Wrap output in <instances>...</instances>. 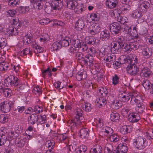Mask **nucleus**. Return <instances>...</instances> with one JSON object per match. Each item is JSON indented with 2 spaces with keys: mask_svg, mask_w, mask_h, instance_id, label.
Returning a JSON list of instances; mask_svg holds the SVG:
<instances>
[{
  "mask_svg": "<svg viewBox=\"0 0 153 153\" xmlns=\"http://www.w3.org/2000/svg\"><path fill=\"white\" fill-rule=\"evenodd\" d=\"M106 5L109 8H113L116 7L118 2L117 0H107Z\"/></svg>",
  "mask_w": 153,
  "mask_h": 153,
  "instance_id": "obj_29",
  "label": "nucleus"
},
{
  "mask_svg": "<svg viewBox=\"0 0 153 153\" xmlns=\"http://www.w3.org/2000/svg\"><path fill=\"white\" fill-rule=\"evenodd\" d=\"M101 27L99 24L94 23L91 25L89 27L88 32L91 35H94L100 31Z\"/></svg>",
  "mask_w": 153,
  "mask_h": 153,
  "instance_id": "obj_5",
  "label": "nucleus"
},
{
  "mask_svg": "<svg viewBox=\"0 0 153 153\" xmlns=\"http://www.w3.org/2000/svg\"><path fill=\"white\" fill-rule=\"evenodd\" d=\"M87 149V147L85 145H80L77 148H76V146L75 145V150L76 153H85Z\"/></svg>",
  "mask_w": 153,
  "mask_h": 153,
  "instance_id": "obj_36",
  "label": "nucleus"
},
{
  "mask_svg": "<svg viewBox=\"0 0 153 153\" xmlns=\"http://www.w3.org/2000/svg\"><path fill=\"white\" fill-rule=\"evenodd\" d=\"M11 90L9 88H0V92L3 93L6 97H7L11 95Z\"/></svg>",
  "mask_w": 153,
  "mask_h": 153,
  "instance_id": "obj_46",
  "label": "nucleus"
},
{
  "mask_svg": "<svg viewBox=\"0 0 153 153\" xmlns=\"http://www.w3.org/2000/svg\"><path fill=\"white\" fill-rule=\"evenodd\" d=\"M59 137L61 141H65V143H66V141H68V142L69 141H70L69 140L68 138L67 137V136L66 134H63L60 135L59 136Z\"/></svg>",
  "mask_w": 153,
  "mask_h": 153,
  "instance_id": "obj_61",
  "label": "nucleus"
},
{
  "mask_svg": "<svg viewBox=\"0 0 153 153\" xmlns=\"http://www.w3.org/2000/svg\"><path fill=\"white\" fill-rule=\"evenodd\" d=\"M128 120L132 123L137 122L140 119L139 114L136 113H131L128 116Z\"/></svg>",
  "mask_w": 153,
  "mask_h": 153,
  "instance_id": "obj_17",
  "label": "nucleus"
},
{
  "mask_svg": "<svg viewBox=\"0 0 153 153\" xmlns=\"http://www.w3.org/2000/svg\"><path fill=\"white\" fill-rule=\"evenodd\" d=\"M5 81H7L8 84H10L11 86H16L20 81L17 77L13 76H8L5 79Z\"/></svg>",
  "mask_w": 153,
  "mask_h": 153,
  "instance_id": "obj_7",
  "label": "nucleus"
},
{
  "mask_svg": "<svg viewBox=\"0 0 153 153\" xmlns=\"http://www.w3.org/2000/svg\"><path fill=\"white\" fill-rule=\"evenodd\" d=\"M85 43L89 45H97L99 44V41L92 36H86L85 38Z\"/></svg>",
  "mask_w": 153,
  "mask_h": 153,
  "instance_id": "obj_12",
  "label": "nucleus"
},
{
  "mask_svg": "<svg viewBox=\"0 0 153 153\" xmlns=\"http://www.w3.org/2000/svg\"><path fill=\"white\" fill-rule=\"evenodd\" d=\"M120 115L119 114L114 111L112 112L110 115L111 120L113 122L116 121L120 118Z\"/></svg>",
  "mask_w": 153,
  "mask_h": 153,
  "instance_id": "obj_43",
  "label": "nucleus"
},
{
  "mask_svg": "<svg viewBox=\"0 0 153 153\" xmlns=\"http://www.w3.org/2000/svg\"><path fill=\"white\" fill-rule=\"evenodd\" d=\"M120 132L123 134H126L131 131V127L129 126L124 125L120 129Z\"/></svg>",
  "mask_w": 153,
  "mask_h": 153,
  "instance_id": "obj_39",
  "label": "nucleus"
},
{
  "mask_svg": "<svg viewBox=\"0 0 153 153\" xmlns=\"http://www.w3.org/2000/svg\"><path fill=\"white\" fill-rule=\"evenodd\" d=\"M142 53L145 58H149L152 55L151 50L148 47H146L142 50Z\"/></svg>",
  "mask_w": 153,
  "mask_h": 153,
  "instance_id": "obj_28",
  "label": "nucleus"
},
{
  "mask_svg": "<svg viewBox=\"0 0 153 153\" xmlns=\"http://www.w3.org/2000/svg\"><path fill=\"white\" fill-rule=\"evenodd\" d=\"M26 142V137H21L18 138L16 143L17 146L19 148H22L23 147Z\"/></svg>",
  "mask_w": 153,
  "mask_h": 153,
  "instance_id": "obj_21",
  "label": "nucleus"
},
{
  "mask_svg": "<svg viewBox=\"0 0 153 153\" xmlns=\"http://www.w3.org/2000/svg\"><path fill=\"white\" fill-rule=\"evenodd\" d=\"M93 56L91 55L88 54L85 56L83 62L85 65L91 66L93 64Z\"/></svg>",
  "mask_w": 153,
  "mask_h": 153,
  "instance_id": "obj_16",
  "label": "nucleus"
},
{
  "mask_svg": "<svg viewBox=\"0 0 153 153\" xmlns=\"http://www.w3.org/2000/svg\"><path fill=\"white\" fill-rule=\"evenodd\" d=\"M23 41L24 42H26L28 44L31 43L33 39V37L32 34L27 35L24 36Z\"/></svg>",
  "mask_w": 153,
  "mask_h": 153,
  "instance_id": "obj_50",
  "label": "nucleus"
},
{
  "mask_svg": "<svg viewBox=\"0 0 153 153\" xmlns=\"http://www.w3.org/2000/svg\"><path fill=\"white\" fill-rule=\"evenodd\" d=\"M34 52L36 53H42L44 50L43 48L37 45L34 47Z\"/></svg>",
  "mask_w": 153,
  "mask_h": 153,
  "instance_id": "obj_64",
  "label": "nucleus"
},
{
  "mask_svg": "<svg viewBox=\"0 0 153 153\" xmlns=\"http://www.w3.org/2000/svg\"><path fill=\"white\" fill-rule=\"evenodd\" d=\"M77 120L75 119L74 120H69L68 123V124L69 126H70L71 131H74V129H76V125H79L81 127H82L84 126V125H80L79 124L78 122L77 123Z\"/></svg>",
  "mask_w": 153,
  "mask_h": 153,
  "instance_id": "obj_23",
  "label": "nucleus"
},
{
  "mask_svg": "<svg viewBox=\"0 0 153 153\" xmlns=\"http://www.w3.org/2000/svg\"><path fill=\"white\" fill-rule=\"evenodd\" d=\"M90 18L92 20L94 21H97L100 19V16L98 13H92L90 15Z\"/></svg>",
  "mask_w": 153,
  "mask_h": 153,
  "instance_id": "obj_56",
  "label": "nucleus"
},
{
  "mask_svg": "<svg viewBox=\"0 0 153 153\" xmlns=\"http://www.w3.org/2000/svg\"><path fill=\"white\" fill-rule=\"evenodd\" d=\"M8 120V117L6 114H1L0 115V122L1 123H4Z\"/></svg>",
  "mask_w": 153,
  "mask_h": 153,
  "instance_id": "obj_58",
  "label": "nucleus"
},
{
  "mask_svg": "<svg viewBox=\"0 0 153 153\" xmlns=\"http://www.w3.org/2000/svg\"><path fill=\"white\" fill-rule=\"evenodd\" d=\"M104 150L105 152L108 153L113 150V146L110 144H107L105 147Z\"/></svg>",
  "mask_w": 153,
  "mask_h": 153,
  "instance_id": "obj_62",
  "label": "nucleus"
},
{
  "mask_svg": "<svg viewBox=\"0 0 153 153\" xmlns=\"http://www.w3.org/2000/svg\"><path fill=\"white\" fill-rule=\"evenodd\" d=\"M49 39V36L47 33H44L42 37L39 38V40L41 42H48Z\"/></svg>",
  "mask_w": 153,
  "mask_h": 153,
  "instance_id": "obj_52",
  "label": "nucleus"
},
{
  "mask_svg": "<svg viewBox=\"0 0 153 153\" xmlns=\"http://www.w3.org/2000/svg\"><path fill=\"white\" fill-rule=\"evenodd\" d=\"M102 148L98 145L94 146L90 150L91 153H102Z\"/></svg>",
  "mask_w": 153,
  "mask_h": 153,
  "instance_id": "obj_32",
  "label": "nucleus"
},
{
  "mask_svg": "<svg viewBox=\"0 0 153 153\" xmlns=\"http://www.w3.org/2000/svg\"><path fill=\"white\" fill-rule=\"evenodd\" d=\"M122 105V103L118 100L114 99L111 102V106L114 109H118Z\"/></svg>",
  "mask_w": 153,
  "mask_h": 153,
  "instance_id": "obj_38",
  "label": "nucleus"
},
{
  "mask_svg": "<svg viewBox=\"0 0 153 153\" xmlns=\"http://www.w3.org/2000/svg\"><path fill=\"white\" fill-rule=\"evenodd\" d=\"M62 3L60 0H53L51 4V7L54 10L60 9L62 7Z\"/></svg>",
  "mask_w": 153,
  "mask_h": 153,
  "instance_id": "obj_14",
  "label": "nucleus"
},
{
  "mask_svg": "<svg viewBox=\"0 0 153 153\" xmlns=\"http://www.w3.org/2000/svg\"><path fill=\"white\" fill-rule=\"evenodd\" d=\"M88 129L87 128H83L80 131V136L82 138H86L88 137L89 135Z\"/></svg>",
  "mask_w": 153,
  "mask_h": 153,
  "instance_id": "obj_40",
  "label": "nucleus"
},
{
  "mask_svg": "<svg viewBox=\"0 0 153 153\" xmlns=\"http://www.w3.org/2000/svg\"><path fill=\"white\" fill-rule=\"evenodd\" d=\"M118 9H115L112 10L110 13V15L113 17L117 18V19L118 17L120 16V12H119Z\"/></svg>",
  "mask_w": 153,
  "mask_h": 153,
  "instance_id": "obj_49",
  "label": "nucleus"
},
{
  "mask_svg": "<svg viewBox=\"0 0 153 153\" xmlns=\"http://www.w3.org/2000/svg\"><path fill=\"white\" fill-rule=\"evenodd\" d=\"M68 7L73 10L76 13L80 14L86 9V7L83 4H79L76 0H70L67 2Z\"/></svg>",
  "mask_w": 153,
  "mask_h": 153,
  "instance_id": "obj_2",
  "label": "nucleus"
},
{
  "mask_svg": "<svg viewBox=\"0 0 153 153\" xmlns=\"http://www.w3.org/2000/svg\"><path fill=\"white\" fill-rule=\"evenodd\" d=\"M133 144L136 148L140 150L146 147L147 145V142L144 137L139 136L134 139Z\"/></svg>",
  "mask_w": 153,
  "mask_h": 153,
  "instance_id": "obj_3",
  "label": "nucleus"
},
{
  "mask_svg": "<svg viewBox=\"0 0 153 153\" xmlns=\"http://www.w3.org/2000/svg\"><path fill=\"white\" fill-rule=\"evenodd\" d=\"M82 108L86 111L89 112L91 109V105L89 103L85 102L83 105Z\"/></svg>",
  "mask_w": 153,
  "mask_h": 153,
  "instance_id": "obj_55",
  "label": "nucleus"
},
{
  "mask_svg": "<svg viewBox=\"0 0 153 153\" xmlns=\"http://www.w3.org/2000/svg\"><path fill=\"white\" fill-rule=\"evenodd\" d=\"M34 7L37 10H40L43 8V3L38 0H33Z\"/></svg>",
  "mask_w": 153,
  "mask_h": 153,
  "instance_id": "obj_26",
  "label": "nucleus"
},
{
  "mask_svg": "<svg viewBox=\"0 0 153 153\" xmlns=\"http://www.w3.org/2000/svg\"><path fill=\"white\" fill-rule=\"evenodd\" d=\"M19 32V31L16 29L14 28L13 25H12L9 26V28L7 29V32L9 35L11 36L17 35Z\"/></svg>",
  "mask_w": 153,
  "mask_h": 153,
  "instance_id": "obj_35",
  "label": "nucleus"
},
{
  "mask_svg": "<svg viewBox=\"0 0 153 153\" xmlns=\"http://www.w3.org/2000/svg\"><path fill=\"white\" fill-rule=\"evenodd\" d=\"M71 40L68 37H66L65 39L62 40L59 42L61 44V47H67L69 46Z\"/></svg>",
  "mask_w": 153,
  "mask_h": 153,
  "instance_id": "obj_47",
  "label": "nucleus"
},
{
  "mask_svg": "<svg viewBox=\"0 0 153 153\" xmlns=\"http://www.w3.org/2000/svg\"><path fill=\"white\" fill-rule=\"evenodd\" d=\"M64 81L60 82L59 81H58L55 82L54 84V85L55 88L60 90L66 86V85H63V83H64Z\"/></svg>",
  "mask_w": 153,
  "mask_h": 153,
  "instance_id": "obj_53",
  "label": "nucleus"
},
{
  "mask_svg": "<svg viewBox=\"0 0 153 153\" xmlns=\"http://www.w3.org/2000/svg\"><path fill=\"white\" fill-rule=\"evenodd\" d=\"M96 105L99 107H101L104 106L106 103V99L103 97H100L98 98L96 101Z\"/></svg>",
  "mask_w": 153,
  "mask_h": 153,
  "instance_id": "obj_24",
  "label": "nucleus"
},
{
  "mask_svg": "<svg viewBox=\"0 0 153 153\" xmlns=\"http://www.w3.org/2000/svg\"><path fill=\"white\" fill-rule=\"evenodd\" d=\"M146 22L149 25H153V17L151 15H149L146 19Z\"/></svg>",
  "mask_w": 153,
  "mask_h": 153,
  "instance_id": "obj_63",
  "label": "nucleus"
},
{
  "mask_svg": "<svg viewBox=\"0 0 153 153\" xmlns=\"http://www.w3.org/2000/svg\"><path fill=\"white\" fill-rule=\"evenodd\" d=\"M139 70L138 68L134 64L130 65L126 67L127 73L131 75H135Z\"/></svg>",
  "mask_w": 153,
  "mask_h": 153,
  "instance_id": "obj_9",
  "label": "nucleus"
},
{
  "mask_svg": "<svg viewBox=\"0 0 153 153\" xmlns=\"http://www.w3.org/2000/svg\"><path fill=\"white\" fill-rule=\"evenodd\" d=\"M149 6V4L148 2L142 1L140 3L138 8L140 11L146 13L148 10Z\"/></svg>",
  "mask_w": 153,
  "mask_h": 153,
  "instance_id": "obj_11",
  "label": "nucleus"
},
{
  "mask_svg": "<svg viewBox=\"0 0 153 153\" xmlns=\"http://www.w3.org/2000/svg\"><path fill=\"white\" fill-rule=\"evenodd\" d=\"M5 81H7L8 84H10L11 86H16L20 81L17 77L13 76H8L5 79Z\"/></svg>",
  "mask_w": 153,
  "mask_h": 153,
  "instance_id": "obj_6",
  "label": "nucleus"
},
{
  "mask_svg": "<svg viewBox=\"0 0 153 153\" xmlns=\"http://www.w3.org/2000/svg\"><path fill=\"white\" fill-rule=\"evenodd\" d=\"M85 26L84 21L82 19H79L75 23V28L78 31H81Z\"/></svg>",
  "mask_w": 153,
  "mask_h": 153,
  "instance_id": "obj_20",
  "label": "nucleus"
},
{
  "mask_svg": "<svg viewBox=\"0 0 153 153\" xmlns=\"http://www.w3.org/2000/svg\"><path fill=\"white\" fill-rule=\"evenodd\" d=\"M98 93L100 96L101 95L102 97H105L107 96L108 91L105 88H102L98 90Z\"/></svg>",
  "mask_w": 153,
  "mask_h": 153,
  "instance_id": "obj_54",
  "label": "nucleus"
},
{
  "mask_svg": "<svg viewBox=\"0 0 153 153\" xmlns=\"http://www.w3.org/2000/svg\"><path fill=\"white\" fill-rule=\"evenodd\" d=\"M82 111L80 109H77L75 113V119L77 120V123H78V122L79 124V125H80L81 124V125H85L84 123L81 121L80 120V118L82 117Z\"/></svg>",
  "mask_w": 153,
  "mask_h": 153,
  "instance_id": "obj_19",
  "label": "nucleus"
},
{
  "mask_svg": "<svg viewBox=\"0 0 153 153\" xmlns=\"http://www.w3.org/2000/svg\"><path fill=\"white\" fill-rule=\"evenodd\" d=\"M152 72L150 69L147 67H144L142 68L140 73L141 76L149 77L151 75Z\"/></svg>",
  "mask_w": 153,
  "mask_h": 153,
  "instance_id": "obj_18",
  "label": "nucleus"
},
{
  "mask_svg": "<svg viewBox=\"0 0 153 153\" xmlns=\"http://www.w3.org/2000/svg\"><path fill=\"white\" fill-rule=\"evenodd\" d=\"M110 33L108 30H105L100 33V38L102 40L108 39L110 37Z\"/></svg>",
  "mask_w": 153,
  "mask_h": 153,
  "instance_id": "obj_33",
  "label": "nucleus"
},
{
  "mask_svg": "<svg viewBox=\"0 0 153 153\" xmlns=\"http://www.w3.org/2000/svg\"><path fill=\"white\" fill-rule=\"evenodd\" d=\"M117 21L121 24L124 25L126 23H127L128 21L127 18L125 16H120L118 17Z\"/></svg>",
  "mask_w": 153,
  "mask_h": 153,
  "instance_id": "obj_57",
  "label": "nucleus"
},
{
  "mask_svg": "<svg viewBox=\"0 0 153 153\" xmlns=\"http://www.w3.org/2000/svg\"><path fill=\"white\" fill-rule=\"evenodd\" d=\"M13 105V103L11 101H3L0 103V110L3 113L9 112Z\"/></svg>",
  "mask_w": 153,
  "mask_h": 153,
  "instance_id": "obj_4",
  "label": "nucleus"
},
{
  "mask_svg": "<svg viewBox=\"0 0 153 153\" xmlns=\"http://www.w3.org/2000/svg\"><path fill=\"white\" fill-rule=\"evenodd\" d=\"M86 77V72L84 71L78 72L76 75V78L78 81L85 79Z\"/></svg>",
  "mask_w": 153,
  "mask_h": 153,
  "instance_id": "obj_37",
  "label": "nucleus"
},
{
  "mask_svg": "<svg viewBox=\"0 0 153 153\" xmlns=\"http://www.w3.org/2000/svg\"><path fill=\"white\" fill-rule=\"evenodd\" d=\"M65 148V152L69 153L70 151L75 150V144L72 143L71 141H69Z\"/></svg>",
  "mask_w": 153,
  "mask_h": 153,
  "instance_id": "obj_25",
  "label": "nucleus"
},
{
  "mask_svg": "<svg viewBox=\"0 0 153 153\" xmlns=\"http://www.w3.org/2000/svg\"><path fill=\"white\" fill-rule=\"evenodd\" d=\"M68 7L73 10L76 13L80 14L86 9V7L83 4H79L76 0H70L67 2Z\"/></svg>",
  "mask_w": 153,
  "mask_h": 153,
  "instance_id": "obj_1",
  "label": "nucleus"
},
{
  "mask_svg": "<svg viewBox=\"0 0 153 153\" xmlns=\"http://www.w3.org/2000/svg\"><path fill=\"white\" fill-rule=\"evenodd\" d=\"M131 99L130 103L131 105L135 104L137 105L141 102L140 97L135 93L132 94H131Z\"/></svg>",
  "mask_w": 153,
  "mask_h": 153,
  "instance_id": "obj_15",
  "label": "nucleus"
},
{
  "mask_svg": "<svg viewBox=\"0 0 153 153\" xmlns=\"http://www.w3.org/2000/svg\"><path fill=\"white\" fill-rule=\"evenodd\" d=\"M113 55L108 54L104 58V59L105 60L106 65L108 67H110L111 66L112 63L113 61Z\"/></svg>",
  "mask_w": 153,
  "mask_h": 153,
  "instance_id": "obj_31",
  "label": "nucleus"
},
{
  "mask_svg": "<svg viewBox=\"0 0 153 153\" xmlns=\"http://www.w3.org/2000/svg\"><path fill=\"white\" fill-rule=\"evenodd\" d=\"M121 47L117 42H113L111 44V51L114 53H117Z\"/></svg>",
  "mask_w": 153,
  "mask_h": 153,
  "instance_id": "obj_27",
  "label": "nucleus"
},
{
  "mask_svg": "<svg viewBox=\"0 0 153 153\" xmlns=\"http://www.w3.org/2000/svg\"><path fill=\"white\" fill-rule=\"evenodd\" d=\"M5 1L8 2V5L12 6H15L19 5L20 1L18 0H3Z\"/></svg>",
  "mask_w": 153,
  "mask_h": 153,
  "instance_id": "obj_48",
  "label": "nucleus"
},
{
  "mask_svg": "<svg viewBox=\"0 0 153 153\" xmlns=\"http://www.w3.org/2000/svg\"><path fill=\"white\" fill-rule=\"evenodd\" d=\"M7 140V137L5 131L1 130L0 131V146L3 145L6 143Z\"/></svg>",
  "mask_w": 153,
  "mask_h": 153,
  "instance_id": "obj_22",
  "label": "nucleus"
},
{
  "mask_svg": "<svg viewBox=\"0 0 153 153\" xmlns=\"http://www.w3.org/2000/svg\"><path fill=\"white\" fill-rule=\"evenodd\" d=\"M61 48V44L60 42L56 41L52 44L51 49L53 51H57Z\"/></svg>",
  "mask_w": 153,
  "mask_h": 153,
  "instance_id": "obj_44",
  "label": "nucleus"
},
{
  "mask_svg": "<svg viewBox=\"0 0 153 153\" xmlns=\"http://www.w3.org/2000/svg\"><path fill=\"white\" fill-rule=\"evenodd\" d=\"M42 73V76L44 78H45L47 75L49 76H51L52 75L51 69L49 67L47 68L46 69L43 70Z\"/></svg>",
  "mask_w": 153,
  "mask_h": 153,
  "instance_id": "obj_41",
  "label": "nucleus"
},
{
  "mask_svg": "<svg viewBox=\"0 0 153 153\" xmlns=\"http://www.w3.org/2000/svg\"><path fill=\"white\" fill-rule=\"evenodd\" d=\"M5 81H7L8 84H10L11 86H16L20 81L17 77L13 76H8L5 79Z\"/></svg>",
  "mask_w": 153,
  "mask_h": 153,
  "instance_id": "obj_8",
  "label": "nucleus"
},
{
  "mask_svg": "<svg viewBox=\"0 0 153 153\" xmlns=\"http://www.w3.org/2000/svg\"><path fill=\"white\" fill-rule=\"evenodd\" d=\"M141 12L137 10H134L131 14V16L134 18L137 19L141 18L142 16Z\"/></svg>",
  "mask_w": 153,
  "mask_h": 153,
  "instance_id": "obj_45",
  "label": "nucleus"
},
{
  "mask_svg": "<svg viewBox=\"0 0 153 153\" xmlns=\"http://www.w3.org/2000/svg\"><path fill=\"white\" fill-rule=\"evenodd\" d=\"M117 149L118 153H126L128 150L127 145L124 143L119 145Z\"/></svg>",
  "mask_w": 153,
  "mask_h": 153,
  "instance_id": "obj_34",
  "label": "nucleus"
},
{
  "mask_svg": "<svg viewBox=\"0 0 153 153\" xmlns=\"http://www.w3.org/2000/svg\"><path fill=\"white\" fill-rule=\"evenodd\" d=\"M38 120V116L36 114H32L28 119V122L33 125Z\"/></svg>",
  "mask_w": 153,
  "mask_h": 153,
  "instance_id": "obj_30",
  "label": "nucleus"
},
{
  "mask_svg": "<svg viewBox=\"0 0 153 153\" xmlns=\"http://www.w3.org/2000/svg\"><path fill=\"white\" fill-rule=\"evenodd\" d=\"M46 117L45 115H40L39 118L38 117V122L40 124H44L46 122Z\"/></svg>",
  "mask_w": 153,
  "mask_h": 153,
  "instance_id": "obj_60",
  "label": "nucleus"
},
{
  "mask_svg": "<svg viewBox=\"0 0 153 153\" xmlns=\"http://www.w3.org/2000/svg\"><path fill=\"white\" fill-rule=\"evenodd\" d=\"M83 41L79 39H74L72 41V45L74 47L79 49L81 48Z\"/></svg>",
  "mask_w": 153,
  "mask_h": 153,
  "instance_id": "obj_42",
  "label": "nucleus"
},
{
  "mask_svg": "<svg viewBox=\"0 0 153 153\" xmlns=\"http://www.w3.org/2000/svg\"><path fill=\"white\" fill-rule=\"evenodd\" d=\"M131 97V94L125 93L120 92L119 93L118 97L122 102H125L128 101Z\"/></svg>",
  "mask_w": 153,
  "mask_h": 153,
  "instance_id": "obj_13",
  "label": "nucleus"
},
{
  "mask_svg": "<svg viewBox=\"0 0 153 153\" xmlns=\"http://www.w3.org/2000/svg\"><path fill=\"white\" fill-rule=\"evenodd\" d=\"M110 29L111 32L113 34H116L119 33L121 29V26L117 22H114L110 25Z\"/></svg>",
  "mask_w": 153,
  "mask_h": 153,
  "instance_id": "obj_10",
  "label": "nucleus"
},
{
  "mask_svg": "<svg viewBox=\"0 0 153 153\" xmlns=\"http://www.w3.org/2000/svg\"><path fill=\"white\" fill-rule=\"evenodd\" d=\"M32 91L35 94L39 95L42 93L41 89L37 86H35L33 88Z\"/></svg>",
  "mask_w": 153,
  "mask_h": 153,
  "instance_id": "obj_59",
  "label": "nucleus"
},
{
  "mask_svg": "<svg viewBox=\"0 0 153 153\" xmlns=\"http://www.w3.org/2000/svg\"><path fill=\"white\" fill-rule=\"evenodd\" d=\"M109 139L111 142H116L119 140V137L117 134H114L110 136Z\"/></svg>",
  "mask_w": 153,
  "mask_h": 153,
  "instance_id": "obj_51",
  "label": "nucleus"
}]
</instances>
